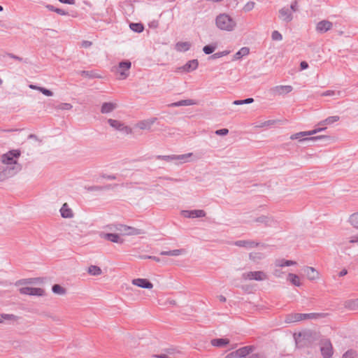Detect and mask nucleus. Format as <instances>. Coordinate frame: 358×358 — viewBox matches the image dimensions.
Masks as SVG:
<instances>
[{"instance_id":"obj_1","label":"nucleus","mask_w":358,"mask_h":358,"mask_svg":"<svg viewBox=\"0 0 358 358\" xmlns=\"http://www.w3.org/2000/svg\"><path fill=\"white\" fill-rule=\"evenodd\" d=\"M215 23L217 28L227 31L234 30L236 25L234 19L225 13L217 16Z\"/></svg>"},{"instance_id":"obj_2","label":"nucleus","mask_w":358,"mask_h":358,"mask_svg":"<svg viewBox=\"0 0 358 358\" xmlns=\"http://www.w3.org/2000/svg\"><path fill=\"white\" fill-rule=\"evenodd\" d=\"M20 156V150H13L1 156V162L5 166L20 165L17 162Z\"/></svg>"},{"instance_id":"obj_3","label":"nucleus","mask_w":358,"mask_h":358,"mask_svg":"<svg viewBox=\"0 0 358 358\" xmlns=\"http://www.w3.org/2000/svg\"><path fill=\"white\" fill-rule=\"evenodd\" d=\"M21 169V165L5 166L2 169H0V181L13 177L18 173Z\"/></svg>"},{"instance_id":"obj_4","label":"nucleus","mask_w":358,"mask_h":358,"mask_svg":"<svg viewBox=\"0 0 358 358\" xmlns=\"http://www.w3.org/2000/svg\"><path fill=\"white\" fill-rule=\"evenodd\" d=\"M243 280L262 281L268 278L266 273L262 271H249L242 274Z\"/></svg>"},{"instance_id":"obj_5","label":"nucleus","mask_w":358,"mask_h":358,"mask_svg":"<svg viewBox=\"0 0 358 358\" xmlns=\"http://www.w3.org/2000/svg\"><path fill=\"white\" fill-rule=\"evenodd\" d=\"M131 66V63L129 60L122 61L119 63L116 71L120 74V79L124 80L129 76V71Z\"/></svg>"},{"instance_id":"obj_6","label":"nucleus","mask_w":358,"mask_h":358,"mask_svg":"<svg viewBox=\"0 0 358 358\" xmlns=\"http://www.w3.org/2000/svg\"><path fill=\"white\" fill-rule=\"evenodd\" d=\"M108 123L115 130L122 131L126 134H130L132 133V129L128 126H125L122 122L119 120L108 119Z\"/></svg>"},{"instance_id":"obj_7","label":"nucleus","mask_w":358,"mask_h":358,"mask_svg":"<svg viewBox=\"0 0 358 358\" xmlns=\"http://www.w3.org/2000/svg\"><path fill=\"white\" fill-rule=\"evenodd\" d=\"M278 18L282 22L288 24L294 19V15L289 7L284 6L278 10Z\"/></svg>"},{"instance_id":"obj_8","label":"nucleus","mask_w":358,"mask_h":358,"mask_svg":"<svg viewBox=\"0 0 358 358\" xmlns=\"http://www.w3.org/2000/svg\"><path fill=\"white\" fill-rule=\"evenodd\" d=\"M199 62L197 59H192L188 61L185 65L176 69V72H191L198 68Z\"/></svg>"},{"instance_id":"obj_9","label":"nucleus","mask_w":358,"mask_h":358,"mask_svg":"<svg viewBox=\"0 0 358 358\" xmlns=\"http://www.w3.org/2000/svg\"><path fill=\"white\" fill-rule=\"evenodd\" d=\"M20 292L22 294H27L30 296H43L44 294V290L38 287H22L20 289Z\"/></svg>"},{"instance_id":"obj_10","label":"nucleus","mask_w":358,"mask_h":358,"mask_svg":"<svg viewBox=\"0 0 358 358\" xmlns=\"http://www.w3.org/2000/svg\"><path fill=\"white\" fill-rule=\"evenodd\" d=\"M333 23L329 20H323L317 23L315 30L319 34H324L331 30Z\"/></svg>"},{"instance_id":"obj_11","label":"nucleus","mask_w":358,"mask_h":358,"mask_svg":"<svg viewBox=\"0 0 358 358\" xmlns=\"http://www.w3.org/2000/svg\"><path fill=\"white\" fill-rule=\"evenodd\" d=\"M320 351L323 358H331L333 355V347L329 341H325L322 343Z\"/></svg>"},{"instance_id":"obj_12","label":"nucleus","mask_w":358,"mask_h":358,"mask_svg":"<svg viewBox=\"0 0 358 358\" xmlns=\"http://www.w3.org/2000/svg\"><path fill=\"white\" fill-rule=\"evenodd\" d=\"M181 215L187 218L203 217L206 212L203 210H182Z\"/></svg>"},{"instance_id":"obj_13","label":"nucleus","mask_w":358,"mask_h":358,"mask_svg":"<svg viewBox=\"0 0 358 358\" xmlns=\"http://www.w3.org/2000/svg\"><path fill=\"white\" fill-rule=\"evenodd\" d=\"M325 129H326V127H319V128H317L315 129L308 131H301V132L292 134L290 136V139H292V140L300 139L302 137L307 136H311V135L317 134V132L324 131Z\"/></svg>"},{"instance_id":"obj_14","label":"nucleus","mask_w":358,"mask_h":358,"mask_svg":"<svg viewBox=\"0 0 358 358\" xmlns=\"http://www.w3.org/2000/svg\"><path fill=\"white\" fill-rule=\"evenodd\" d=\"M292 90L291 85H278L273 87L271 91L275 95H282L289 93Z\"/></svg>"},{"instance_id":"obj_15","label":"nucleus","mask_w":358,"mask_h":358,"mask_svg":"<svg viewBox=\"0 0 358 358\" xmlns=\"http://www.w3.org/2000/svg\"><path fill=\"white\" fill-rule=\"evenodd\" d=\"M259 243L250 240H240L234 242V245L238 247L245 248H253L259 245Z\"/></svg>"},{"instance_id":"obj_16","label":"nucleus","mask_w":358,"mask_h":358,"mask_svg":"<svg viewBox=\"0 0 358 358\" xmlns=\"http://www.w3.org/2000/svg\"><path fill=\"white\" fill-rule=\"evenodd\" d=\"M132 284L145 289H152L153 287L152 283L145 278L134 279L132 280Z\"/></svg>"},{"instance_id":"obj_17","label":"nucleus","mask_w":358,"mask_h":358,"mask_svg":"<svg viewBox=\"0 0 358 358\" xmlns=\"http://www.w3.org/2000/svg\"><path fill=\"white\" fill-rule=\"evenodd\" d=\"M156 120H157L156 117L144 120L138 122L136 124V127L138 128H139L140 129L150 130L151 129V127L152 126V124L156 122Z\"/></svg>"},{"instance_id":"obj_18","label":"nucleus","mask_w":358,"mask_h":358,"mask_svg":"<svg viewBox=\"0 0 358 358\" xmlns=\"http://www.w3.org/2000/svg\"><path fill=\"white\" fill-rule=\"evenodd\" d=\"M117 105L115 103L112 102H105L102 104L101 108V113L103 114H107L113 112L115 109H116Z\"/></svg>"},{"instance_id":"obj_19","label":"nucleus","mask_w":358,"mask_h":358,"mask_svg":"<svg viewBox=\"0 0 358 358\" xmlns=\"http://www.w3.org/2000/svg\"><path fill=\"white\" fill-rule=\"evenodd\" d=\"M304 272L310 280H315L319 278V273L313 267H305Z\"/></svg>"},{"instance_id":"obj_20","label":"nucleus","mask_w":358,"mask_h":358,"mask_svg":"<svg viewBox=\"0 0 358 358\" xmlns=\"http://www.w3.org/2000/svg\"><path fill=\"white\" fill-rule=\"evenodd\" d=\"M61 215L64 218H72L73 213L66 203H64L60 209Z\"/></svg>"},{"instance_id":"obj_21","label":"nucleus","mask_w":358,"mask_h":358,"mask_svg":"<svg viewBox=\"0 0 358 358\" xmlns=\"http://www.w3.org/2000/svg\"><path fill=\"white\" fill-rule=\"evenodd\" d=\"M255 222L264 223L267 227H271L275 224V221L273 220V218L265 215H262L260 217L255 218Z\"/></svg>"},{"instance_id":"obj_22","label":"nucleus","mask_w":358,"mask_h":358,"mask_svg":"<svg viewBox=\"0 0 358 358\" xmlns=\"http://www.w3.org/2000/svg\"><path fill=\"white\" fill-rule=\"evenodd\" d=\"M253 350V346L248 345L245 347H242L237 350H236V353L239 357H244L249 355Z\"/></svg>"},{"instance_id":"obj_23","label":"nucleus","mask_w":358,"mask_h":358,"mask_svg":"<svg viewBox=\"0 0 358 358\" xmlns=\"http://www.w3.org/2000/svg\"><path fill=\"white\" fill-rule=\"evenodd\" d=\"M103 238L110 242L122 243L123 241L120 238L118 234L108 233L103 235Z\"/></svg>"},{"instance_id":"obj_24","label":"nucleus","mask_w":358,"mask_h":358,"mask_svg":"<svg viewBox=\"0 0 358 358\" xmlns=\"http://www.w3.org/2000/svg\"><path fill=\"white\" fill-rule=\"evenodd\" d=\"M295 264H296V262L285 259H278L275 261V266L277 267L289 266Z\"/></svg>"},{"instance_id":"obj_25","label":"nucleus","mask_w":358,"mask_h":358,"mask_svg":"<svg viewBox=\"0 0 358 358\" xmlns=\"http://www.w3.org/2000/svg\"><path fill=\"white\" fill-rule=\"evenodd\" d=\"M196 104V102L193 99H184L180 100L177 102L172 103L170 106L171 107H179V106H192Z\"/></svg>"},{"instance_id":"obj_26","label":"nucleus","mask_w":358,"mask_h":358,"mask_svg":"<svg viewBox=\"0 0 358 358\" xmlns=\"http://www.w3.org/2000/svg\"><path fill=\"white\" fill-rule=\"evenodd\" d=\"M296 347L298 348H302L306 346L308 343V337H294Z\"/></svg>"},{"instance_id":"obj_27","label":"nucleus","mask_w":358,"mask_h":358,"mask_svg":"<svg viewBox=\"0 0 358 358\" xmlns=\"http://www.w3.org/2000/svg\"><path fill=\"white\" fill-rule=\"evenodd\" d=\"M144 234L143 231L140 229H136L132 227L127 226L124 232V235L127 236H134L141 235Z\"/></svg>"},{"instance_id":"obj_28","label":"nucleus","mask_w":358,"mask_h":358,"mask_svg":"<svg viewBox=\"0 0 358 358\" xmlns=\"http://www.w3.org/2000/svg\"><path fill=\"white\" fill-rule=\"evenodd\" d=\"M344 306L351 310H358V299H350L345 301Z\"/></svg>"},{"instance_id":"obj_29","label":"nucleus","mask_w":358,"mask_h":358,"mask_svg":"<svg viewBox=\"0 0 358 358\" xmlns=\"http://www.w3.org/2000/svg\"><path fill=\"white\" fill-rule=\"evenodd\" d=\"M185 252V250L184 249H176L169 251H162L160 252V255L163 256H178L182 254H184Z\"/></svg>"},{"instance_id":"obj_30","label":"nucleus","mask_w":358,"mask_h":358,"mask_svg":"<svg viewBox=\"0 0 358 358\" xmlns=\"http://www.w3.org/2000/svg\"><path fill=\"white\" fill-rule=\"evenodd\" d=\"M191 43L189 42H178L176 44V50L179 52H186L189 50Z\"/></svg>"},{"instance_id":"obj_31","label":"nucleus","mask_w":358,"mask_h":358,"mask_svg":"<svg viewBox=\"0 0 358 358\" xmlns=\"http://www.w3.org/2000/svg\"><path fill=\"white\" fill-rule=\"evenodd\" d=\"M299 321H301L300 317H299V313H290V314L287 315L285 316V322L286 323H293V322H299Z\"/></svg>"},{"instance_id":"obj_32","label":"nucleus","mask_w":358,"mask_h":358,"mask_svg":"<svg viewBox=\"0 0 358 358\" xmlns=\"http://www.w3.org/2000/svg\"><path fill=\"white\" fill-rule=\"evenodd\" d=\"M250 49L247 47L241 48L234 56V60H238L242 58L243 56H246L249 54Z\"/></svg>"},{"instance_id":"obj_33","label":"nucleus","mask_w":358,"mask_h":358,"mask_svg":"<svg viewBox=\"0 0 358 358\" xmlns=\"http://www.w3.org/2000/svg\"><path fill=\"white\" fill-rule=\"evenodd\" d=\"M193 155V153L189 152L183 155H175V161H180V164L189 162V158Z\"/></svg>"},{"instance_id":"obj_34","label":"nucleus","mask_w":358,"mask_h":358,"mask_svg":"<svg viewBox=\"0 0 358 358\" xmlns=\"http://www.w3.org/2000/svg\"><path fill=\"white\" fill-rule=\"evenodd\" d=\"M339 119H340V117L338 115L330 116V117H328L327 118H326L325 120L320 122L318 123V124L321 125V126H323L325 124H331L338 121Z\"/></svg>"},{"instance_id":"obj_35","label":"nucleus","mask_w":358,"mask_h":358,"mask_svg":"<svg viewBox=\"0 0 358 358\" xmlns=\"http://www.w3.org/2000/svg\"><path fill=\"white\" fill-rule=\"evenodd\" d=\"M229 341L227 338H216L211 341V344L216 347H224L229 343Z\"/></svg>"},{"instance_id":"obj_36","label":"nucleus","mask_w":358,"mask_h":358,"mask_svg":"<svg viewBox=\"0 0 358 358\" xmlns=\"http://www.w3.org/2000/svg\"><path fill=\"white\" fill-rule=\"evenodd\" d=\"M87 272L89 274L94 276H98L102 273V271L100 268V267L95 265H91L90 266H89Z\"/></svg>"},{"instance_id":"obj_37","label":"nucleus","mask_w":358,"mask_h":358,"mask_svg":"<svg viewBox=\"0 0 358 358\" xmlns=\"http://www.w3.org/2000/svg\"><path fill=\"white\" fill-rule=\"evenodd\" d=\"M264 258V255L262 252H250L249 254V259L255 262H259Z\"/></svg>"},{"instance_id":"obj_38","label":"nucleus","mask_w":358,"mask_h":358,"mask_svg":"<svg viewBox=\"0 0 358 358\" xmlns=\"http://www.w3.org/2000/svg\"><path fill=\"white\" fill-rule=\"evenodd\" d=\"M287 280L294 285L296 287L301 286V282L299 277L294 273H289L287 276Z\"/></svg>"},{"instance_id":"obj_39","label":"nucleus","mask_w":358,"mask_h":358,"mask_svg":"<svg viewBox=\"0 0 358 358\" xmlns=\"http://www.w3.org/2000/svg\"><path fill=\"white\" fill-rule=\"evenodd\" d=\"M279 120H266L262 122H260L259 124H257L255 127L262 128V127H271L275 124L277 122H278Z\"/></svg>"},{"instance_id":"obj_40","label":"nucleus","mask_w":358,"mask_h":358,"mask_svg":"<svg viewBox=\"0 0 358 358\" xmlns=\"http://www.w3.org/2000/svg\"><path fill=\"white\" fill-rule=\"evenodd\" d=\"M129 27L132 31L136 33H141L144 29L143 25L141 23H130Z\"/></svg>"},{"instance_id":"obj_41","label":"nucleus","mask_w":358,"mask_h":358,"mask_svg":"<svg viewBox=\"0 0 358 358\" xmlns=\"http://www.w3.org/2000/svg\"><path fill=\"white\" fill-rule=\"evenodd\" d=\"M52 290L55 294L63 295L66 293V289L58 284H55L52 287Z\"/></svg>"},{"instance_id":"obj_42","label":"nucleus","mask_w":358,"mask_h":358,"mask_svg":"<svg viewBox=\"0 0 358 358\" xmlns=\"http://www.w3.org/2000/svg\"><path fill=\"white\" fill-rule=\"evenodd\" d=\"M80 75L84 77H87L89 78H101L97 73L92 71H80Z\"/></svg>"},{"instance_id":"obj_43","label":"nucleus","mask_w":358,"mask_h":358,"mask_svg":"<svg viewBox=\"0 0 358 358\" xmlns=\"http://www.w3.org/2000/svg\"><path fill=\"white\" fill-rule=\"evenodd\" d=\"M216 48V44L207 45L203 48V51L206 55H210L215 50Z\"/></svg>"},{"instance_id":"obj_44","label":"nucleus","mask_w":358,"mask_h":358,"mask_svg":"<svg viewBox=\"0 0 358 358\" xmlns=\"http://www.w3.org/2000/svg\"><path fill=\"white\" fill-rule=\"evenodd\" d=\"M17 318V316L15 315L3 313L0 315V322H2L3 320L16 321Z\"/></svg>"},{"instance_id":"obj_45","label":"nucleus","mask_w":358,"mask_h":358,"mask_svg":"<svg viewBox=\"0 0 358 358\" xmlns=\"http://www.w3.org/2000/svg\"><path fill=\"white\" fill-rule=\"evenodd\" d=\"M349 221L355 228H358V212L350 215Z\"/></svg>"},{"instance_id":"obj_46","label":"nucleus","mask_w":358,"mask_h":358,"mask_svg":"<svg viewBox=\"0 0 358 358\" xmlns=\"http://www.w3.org/2000/svg\"><path fill=\"white\" fill-rule=\"evenodd\" d=\"M229 53H230L229 50H224V51L218 52H216V53L212 55L209 58L211 59H215L222 57L223 56L227 55Z\"/></svg>"},{"instance_id":"obj_47","label":"nucleus","mask_w":358,"mask_h":358,"mask_svg":"<svg viewBox=\"0 0 358 358\" xmlns=\"http://www.w3.org/2000/svg\"><path fill=\"white\" fill-rule=\"evenodd\" d=\"M73 106L69 103H62L56 106L58 110H69L72 108Z\"/></svg>"},{"instance_id":"obj_48","label":"nucleus","mask_w":358,"mask_h":358,"mask_svg":"<svg viewBox=\"0 0 358 358\" xmlns=\"http://www.w3.org/2000/svg\"><path fill=\"white\" fill-rule=\"evenodd\" d=\"M254 101L252 98H248L243 100H236L233 102L234 105H242L246 103H251Z\"/></svg>"},{"instance_id":"obj_49","label":"nucleus","mask_w":358,"mask_h":358,"mask_svg":"<svg viewBox=\"0 0 358 358\" xmlns=\"http://www.w3.org/2000/svg\"><path fill=\"white\" fill-rule=\"evenodd\" d=\"M158 159H163L166 162L175 161V155H157L156 157Z\"/></svg>"},{"instance_id":"obj_50","label":"nucleus","mask_w":358,"mask_h":358,"mask_svg":"<svg viewBox=\"0 0 358 358\" xmlns=\"http://www.w3.org/2000/svg\"><path fill=\"white\" fill-rule=\"evenodd\" d=\"M322 96H334V95H338V96H341V91H334V90H327L323 93H322L321 94Z\"/></svg>"},{"instance_id":"obj_51","label":"nucleus","mask_w":358,"mask_h":358,"mask_svg":"<svg viewBox=\"0 0 358 358\" xmlns=\"http://www.w3.org/2000/svg\"><path fill=\"white\" fill-rule=\"evenodd\" d=\"M271 38L273 41H282V36L278 31H273L271 34Z\"/></svg>"},{"instance_id":"obj_52","label":"nucleus","mask_w":358,"mask_h":358,"mask_svg":"<svg viewBox=\"0 0 358 358\" xmlns=\"http://www.w3.org/2000/svg\"><path fill=\"white\" fill-rule=\"evenodd\" d=\"M6 55L11 59H15L19 62H23L24 63H28L27 59H24L22 57H18L13 53H7Z\"/></svg>"},{"instance_id":"obj_53","label":"nucleus","mask_w":358,"mask_h":358,"mask_svg":"<svg viewBox=\"0 0 358 358\" xmlns=\"http://www.w3.org/2000/svg\"><path fill=\"white\" fill-rule=\"evenodd\" d=\"M85 189L87 190L88 192H98V191H102L101 186H97V185H93V186H88L85 187Z\"/></svg>"},{"instance_id":"obj_54","label":"nucleus","mask_w":358,"mask_h":358,"mask_svg":"<svg viewBox=\"0 0 358 358\" xmlns=\"http://www.w3.org/2000/svg\"><path fill=\"white\" fill-rule=\"evenodd\" d=\"M36 280H38L37 278H29V279H24L19 280L16 282V285H22V284H27V283H34Z\"/></svg>"},{"instance_id":"obj_55","label":"nucleus","mask_w":358,"mask_h":358,"mask_svg":"<svg viewBox=\"0 0 358 358\" xmlns=\"http://www.w3.org/2000/svg\"><path fill=\"white\" fill-rule=\"evenodd\" d=\"M356 356V352L353 350H349L343 355V358H354Z\"/></svg>"},{"instance_id":"obj_56","label":"nucleus","mask_w":358,"mask_h":358,"mask_svg":"<svg viewBox=\"0 0 358 358\" xmlns=\"http://www.w3.org/2000/svg\"><path fill=\"white\" fill-rule=\"evenodd\" d=\"M294 13L299 10L298 1L294 0L291 3L290 7L289 8Z\"/></svg>"},{"instance_id":"obj_57","label":"nucleus","mask_w":358,"mask_h":358,"mask_svg":"<svg viewBox=\"0 0 358 358\" xmlns=\"http://www.w3.org/2000/svg\"><path fill=\"white\" fill-rule=\"evenodd\" d=\"M308 320L322 318L324 317V314L323 313H308Z\"/></svg>"},{"instance_id":"obj_58","label":"nucleus","mask_w":358,"mask_h":358,"mask_svg":"<svg viewBox=\"0 0 358 358\" xmlns=\"http://www.w3.org/2000/svg\"><path fill=\"white\" fill-rule=\"evenodd\" d=\"M255 2H253V1L248 2V3L245 5V6H244V8H243L244 10H245V12L250 11L251 10H252V9L254 8V7H255Z\"/></svg>"},{"instance_id":"obj_59","label":"nucleus","mask_w":358,"mask_h":358,"mask_svg":"<svg viewBox=\"0 0 358 358\" xmlns=\"http://www.w3.org/2000/svg\"><path fill=\"white\" fill-rule=\"evenodd\" d=\"M39 91L43 94L45 95V96H52V94H53V93L50 90H48V89L42 87H41V89H39Z\"/></svg>"},{"instance_id":"obj_60","label":"nucleus","mask_w":358,"mask_h":358,"mask_svg":"<svg viewBox=\"0 0 358 358\" xmlns=\"http://www.w3.org/2000/svg\"><path fill=\"white\" fill-rule=\"evenodd\" d=\"M229 130L227 129H221L215 131V134L219 136H225L228 134Z\"/></svg>"},{"instance_id":"obj_61","label":"nucleus","mask_w":358,"mask_h":358,"mask_svg":"<svg viewBox=\"0 0 358 358\" xmlns=\"http://www.w3.org/2000/svg\"><path fill=\"white\" fill-rule=\"evenodd\" d=\"M324 137H326V136H313V137H306L300 141H317L318 139H321Z\"/></svg>"},{"instance_id":"obj_62","label":"nucleus","mask_w":358,"mask_h":358,"mask_svg":"<svg viewBox=\"0 0 358 358\" xmlns=\"http://www.w3.org/2000/svg\"><path fill=\"white\" fill-rule=\"evenodd\" d=\"M127 227V225L119 224L115 225V229L124 234Z\"/></svg>"},{"instance_id":"obj_63","label":"nucleus","mask_w":358,"mask_h":358,"mask_svg":"<svg viewBox=\"0 0 358 358\" xmlns=\"http://www.w3.org/2000/svg\"><path fill=\"white\" fill-rule=\"evenodd\" d=\"M118 186L117 184H108L105 186H101L102 190L112 189Z\"/></svg>"},{"instance_id":"obj_64","label":"nucleus","mask_w":358,"mask_h":358,"mask_svg":"<svg viewBox=\"0 0 358 358\" xmlns=\"http://www.w3.org/2000/svg\"><path fill=\"white\" fill-rule=\"evenodd\" d=\"M273 274L274 276H275L277 278H280V277H281V275L282 274V271L279 268H275L273 271Z\"/></svg>"}]
</instances>
